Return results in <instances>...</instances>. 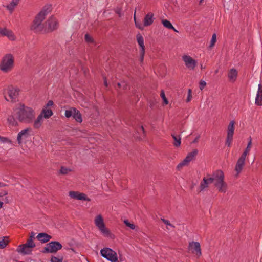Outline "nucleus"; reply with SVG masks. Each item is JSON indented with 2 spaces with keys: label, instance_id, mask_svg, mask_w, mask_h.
<instances>
[{
  "label": "nucleus",
  "instance_id": "nucleus-1",
  "mask_svg": "<svg viewBox=\"0 0 262 262\" xmlns=\"http://www.w3.org/2000/svg\"><path fill=\"white\" fill-rule=\"evenodd\" d=\"M51 10V5L45 6L41 11L35 16L32 24L30 26V29L36 33H39L42 31L44 27L42 22Z\"/></svg>",
  "mask_w": 262,
  "mask_h": 262
},
{
  "label": "nucleus",
  "instance_id": "nucleus-2",
  "mask_svg": "<svg viewBox=\"0 0 262 262\" xmlns=\"http://www.w3.org/2000/svg\"><path fill=\"white\" fill-rule=\"evenodd\" d=\"M16 117L21 122L30 123L34 117L33 110L23 105L16 110Z\"/></svg>",
  "mask_w": 262,
  "mask_h": 262
},
{
  "label": "nucleus",
  "instance_id": "nucleus-3",
  "mask_svg": "<svg viewBox=\"0 0 262 262\" xmlns=\"http://www.w3.org/2000/svg\"><path fill=\"white\" fill-rule=\"evenodd\" d=\"M214 186L220 192L225 193L227 189V184L224 181V174L221 170H218L213 173Z\"/></svg>",
  "mask_w": 262,
  "mask_h": 262
},
{
  "label": "nucleus",
  "instance_id": "nucleus-4",
  "mask_svg": "<svg viewBox=\"0 0 262 262\" xmlns=\"http://www.w3.org/2000/svg\"><path fill=\"white\" fill-rule=\"evenodd\" d=\"M14 67V58L12 54H7L2 58L0 63V70L7 73L12 70Z\"/></svg>",
  "mask_w": 262,
  "mask_h": 262
},
{
  "label": "nucleus",
  "instance_id": "nucleus-5",
  "mask_svg": "<svg viewBox=\"0 0 262 262\" xmlns=\"http://www.w3.org/2000/svg\"><path fill=\"white\" fill-rule=\"evenodd\" d=\"M35 247V244L32 239L28 238L25 244L18 246L16 251L22 255H29L32 251V248Z\"/></svg>",
  "mask_w": 262,
  "mask_h": 262
},
{
  "label": "nucleus",
  "instance_id": "nucleus-6",
  "mask_svg": "<svg viewBox=\"0 0 262 262\" xmlns=\"http://www.w3.org/2000/svg\"><path fill=\"white\" fill-rule=\"evenodd\" d=\"M62 248V245L57 241H51L46 245L41 251L43 253H54Z\"/></svg>",
  "mask_w": 262,
  "mask_h": 262
},
{
  "label": "nucleus",
  "instance_id": "nucleus-7",
  "mask_svg": "<svg viewBox=\"0 0 262 262\" xmlns=\"http://www.w3.org/2000/svg\"><path fill=\"white\" fill-rule=\"evenodd\" d=\"M96 226L99 228L101 233L106 237L111 236V233L110 230L106 228L103 219L101 215H98L95 220Z\"/></svg>",
  "mask_w": 262,
  "mask_h": 262
},
{
  "label": "nucleus",
  "instance_id": "nucleus-8",
  "mask_svg": "<svg viewBox=\"0 0 262 262\" xmlns=\"http://www.w3.org/2000/svg\"><path fill=\"white\" fill-rule=\"evenodd\" d=\"M43 24V29L46 33L51 32L57 29L58 27V23L56 18L53 16L50 17Z\"/></svg>",
  "mask_w": 262,
  "mask_h": 262
},
{
  "label": "nucleus",
  "instance_id": "nucleus-9",
  "mask_svg": "<svg viewBox=\"0 0 262 262\" xmlns=\"http://www.w3.org/2000/svg\"><path fill=\"white\" fill-rule=\"evenodd\" d=\"M100 254L102 256L111 262H116L118 260L116 253L111 248H104L101 249Z\"/></svg>",
  "mask_w": 262,
  "mask_h": 262
},
{
  "label": "nucleus",
  "instance_id": "nucleus-10",
  "mask_svg": "<svg viewBox=\"0 0 262 262\" xmlns=\"http://www.w3.org/2000/svg\"><path fill=\"white\" fill-rule=\"evenodd\" d=\"M65 116L67 118L73 117V118L79 123L82 121V116L80 112L75 107H71L65 112Z\"/></svg>",
  "mask_w": 262,
  "mask_h": 262
},
{
  "label": "nucleus",
  "instance_id": "nucleus-11",
  "mask_svg": "<svg viewBox=\"0 0 262 262\" xmlns=\"http://www.w3.org/2000/svg\"><path fill=\"white\" fill-rule=\"evenodd\" d=\"M19 90L18 89L15 88L12 86L8 88V93L9 97V99H7L6 96H5V98L7 101L11 100L12 102L16 101V100L18 97Z\"/></svg>",
  "mask_w": 262,
  "mask_h": 262
},
{
  "label": "nucleus",
  "instance_id": "nucleus-12",
  "mask_svg": "<svg viewBox=\"0 0 262 262\" xmlns=\"http://www.w3.org/2000/svg\"><path fill=\"white\" fill-rule=\"evenodd\" d=\"M188 249L192 253H195L198 257L201 255L200 244L198 242H192L189 243Z\"/></svg>",
  "mask_w": 262,
  "mask_h": 262
},
{
  "label": "nucleus",
  "instance_id": "nucleus-13",
  "mask_svg": "<svg viewBox=\"0 0 262 262\" xmlns=\"http://www.w3.org/2000/svg\"><path fill=\"white\" fill-rule=\"evenodd\" d=\"M183 59L186 66L189 69L193 70L196 66V61L190 56L184 55L183 57Z\"/></svg>",
  "mask_w": 262,
  "mask_h": 262
},
{
  "label": "nucleus",
  "instance_id": "nucleus-14",
  "mask_svg": "<svg viewBox=\"0 0 262 262\" xmlns=\"http://www.w3.org/2000/svg\"><path fill=\"white\" fill-rule=\"evenodd\" d=\"M69 196L72 198L78 200H83L90 201V199L88 198L86 195L83 193H79L77 191H70Z\"/></svg>",
  "mask_w": 262,
  "mask_h": 262
},
{
  "label": "nucleus",
  "instance_id": "nucleus-15",
  "mask_svg": "<svg viewBox=\"0 0 262 262\" xmlns=\"http://www.w3.org/2000/svg\"><path fill=\"white\" fill-rule=\"evenodd\" d=\"M7 36L11 40H14L15 39V37L13 32L5 28H3L0 27V36Z\"/></svg>",
  "mask_w": 262,
  "mask_h": 262
},
{
  "label": "nucleus",
  "instance_id": "nucleus-16",
  "mask_svg": "<svg viewBox=\"0 0 262 262\" xmlns=\"http://www.w3.org/2000/svg\"><path fill=\"white\" fill-rule=\"evenodd\" d=\"M30 128H26L20 132L17 135V140L19 144H21L23 139H27L29 136Z\"/></svg>",
  "mask_w": 262,
  "mask_h": 262
},
{
  "label": "nucleus",
  "instance_id": "nucleus-17",
  "mask_svg": "<svg viewBox=\"0 0 262 262\" xmlns=\"http://www.w3.org/2000/svg\"><path fill=\"white\" fill-rule=\"evenodd\" d=\"M245 159L243 158L242 157H239V158L237 160L235 168V170L236 172V174H235L236 177H238L239 174L242 171L243 166L245 165Z\"/></svg>",
  "mask_w": 262,
  "mask_h": 262
},
{
  "label": "nucleus",
  "instance_id": "nucleus-18",
  "mask_svg": "<svg viewBox=\"0 0 262 262\" xmlns=\"http://www.w3.org/2000/svg\"><path fill=\"white\" fill-rule=\"evenodd\" d=\"M36 238L41 243H45L49 242L52 238V236L46 233H39Z\"/></svg>",
  "mask_w": 262,
  "mask_h": 262
},
{
  "label": "nucleus",
  "instance_id": "nucleus-19",
  "mask_svg": "<svg viewBox=\"0 0 262 262\" xmlns=\"http://www.w3.org/2000/svg\"><path fill=\"white\" fill-rule=\"evenodd\" d=\"M255 104L258 106L262 105V85L258 84V89L255 99Z\"/></svg>",
  "mask_w": 262,
  "mask_h": 262
},
{
  "label": "nucleus",
  "instance_id": "nucleus-20",
  "mask_svg": "<svg viewBox=\"0 0 262 262\" xmlns=\"http://www.w3.org/2000/svg\"><path fill=\"white\" fill-rule=\"evenodd\" d=\"M198 153V150L196 149H193L192 151L189 152L186 157L183 160L187 165L189 163L194 159Z\"/></svg>",
  "mask_w": 262,
  "mask_h": 262
},
{
  "label": "nucleus",
  "instance_id": "nucleus-21",
  "mask_svg": "<svg viewBox=\"0 0 262 262\" xmlns=\"http://www.w3.org/2000/svg\"><path fill=\"white\" fill-rule=\"evenodd\" d=\"M154 20V14L151 12L146 14L144 19V26H148L151 25Z\"/></svg>",
  "mask_w": 262,
  "mask_h": 262
},
{
  "label": "nucleus",
  "instance_id": "nucleus-22",
  "mask_svg": "<svg viewBox=\"0 0 262 262\" xmlns=\"http://www.w3.org/2000/svg\"><path fill=\"white\" fill-rule=\"evenodd\" d=\"M238 74L237 71L234 68L231 69L228 74V77L230 81L234 82L237 78Z\"/></svg>",
  "mask_w": 262,
  "mask_h": 262
},
{
  "label": "nucleus",
  "instance_id": "nucleus-23",
  "mask_svg": "<svg viewBox=\"0 0 262 262\" xmlns=\"http://www.w3.org/2000/svg\"><path fill=\"white\" fill-rule=\"evenodd\" d=\"M7 195L8 192L7 191L3 190L0 192V201L3 202V204H7L10 202V199Z\"/></svg>",
  "mask_w": 262,
  "mask_h": 262
},
{
  "label": "nucleus",
  "instance_id": "nucleus-24",
  "mask_svg": "<svg viewBox=\"0 0 262 262\" xmlns=\"http://www.w3.org/2000/svg\"><path fill=\"white\" fill-rule=\"evenodd\" d=\"M235 122L234 121L232 120L230 121L228 126L227 130V136H233L234 135V129H235Z\"/></svg>",
  "mask_w": 262,
  "mask_h": 262
},
{
  "label": "nucleus",
  "instance_id": "nucleus-25",
  "mask_svg": "<svg viewBox=\"0 0 262 262\" xmlns=\"http://www.w3.org/2000/svg\"><path fill=\"white\" fill-rule=\"evenodd\" d=\"M248 143L247 147L240 157H242L244 159H246V156L247 155L248 153L250 150L251 146L252 144V139H251V137H249L248 138Z\"/></svg>",
  "mask_w": 262,
  "mask_h": 262
},
{
  "label": "nucleus",
  "instance_id": "nucleus-26",
  "mask_svg": "<svg viewBox=\"0 0 262 262\" xmlns=\"http://www.w3.org/2000/svg\"><path fill=\"white\" fill-rule=\"evenodd\" d=\"M171 136L174 140L173 144L175 147H179L181 144V138L180 135H176L174 134H171Z\"/></svg>",
  "mask_w": 262,
  "mask_h": 262
},
{
  "label": "nucleus",
  "instance_id": "nucleus-27",
  "mask_svg": "<svg viewBox=\"0 0 262 262\" xmlns=\"http://www.w3.org/2000/svg\"><path fill=\"white\" fill-rule=\"evenodd\" d=\"M43 121V117L42 115H39L37 118V119L34 121L33 126L35 128H39L42 123Z\"/></svg>",
  "mask_w": 262,
  "mask_h": 262
},
{
  "label": "nucleus",
  "instance_id": "nucleus-28",
  "mask_svg": "<svg viewBox=\"0 0 262 262\" xmlns=\"http://www.w3.org/2000/svg\"><path fill=\"white\" fill-rule=\"evenodd\" d=\"M40 115H42V117L47 119L53 115V112L51 109L44 108L42 110Z\"/></svg>",
  "mask_w": 262,
  "mask_h": 262
},
{
  "label": "nucleus",
  "instance_id": "nucleus-29",
  "mask_svg": "<svg viewBox=\"0 0 262 262\" xmlns=\"http://www.w3.org/2000/svg\"><path fill=\"white\" fill-rule=\"evenodd\" d=\"M137 42L141 48V50H145V48L144 43V38L141 34L138 33L137 35Z\"/></svg>",
  "mask_w": 262,
  "mask_h": 262
},
{
  "label": "nucleus",
  "instance_id": "nucleus-30",
  "mask_svg": "<svg viewBox=\"0 0 262 262\" xmlns=\"http://www.w3.org/2000/svg\"><path fill=\"white\" fill-rule=\"evenodd\" d=\"M19 1L20 0H12L10 4L6 6L7 9L10 12H12L14 8L18 4Z\"/></svg>",
  "mask_w": 262,
  "mask_h": 262
},
{
  "label": "nucleus",
  "instance_id": "nucleus-31",
  "mask_svg": "<svg viewBox=\"0 0 262 262\" xmlns=\"http://www.w3.org/2000/svg\"><path fill=\"white\" fill-rule=\"evenodd\" d=\"M16 118H17L16 117H15L14 116L11 115L8 117L7 120L10 125L16 126L18 125Z\"/></svg>",
  "mask_w": 262,
  "mask_h": 262
},
{
  "label": "nucleus",
  "instance_id": "nucleus-32",
  "mask_svg": "<svg viewBox=\"0 0 262 262\" xmlns=\"http://www.w3.org/2000/svg\"><path fill=\"white\" fill-rule=\"evenodd\" d=\"M162 23L165 28L169 29H174V27L169 20L167 19H163L162 20Z\"/></svg>",
  "mask_w": 262,
  "mask_h": 262
},
{
  "label": "nucleus",
  "instance_id": "nucleus-33",
  "mask_svg": "<svg viewBox=\"0 0 262 262\" xmlns=\"http://www.w3.org/2000/svg\"><path fill=\"white\" fill-rule=\"evenodd\" d=\"M208 184H207V181L206 180V178L204 177L202 181H201L200 187H199V191L201 192L203 191L205 188L208 187Z\"/></svg>",
  "mask_w": 262,
  "mask_h": 262
},
{
  "label": "nucleus",
  "instance_id": "nucleus-34",
  "mask_svg": "<svg viewBox=\"0 0 262 262\" xmlns=\"http://www.w3.org/2000/svg\"><path fill=\"white\" fill-rule=\"evenodd\" d=\"M160 96L163 101L164 104H166V105L168 103V101L167 98H166V96L165 95V93L163 90L161 91Z\"/></svg>",
  "mask_w": 262,
  "mask_h": 262
},
{
  "label": "nucleus",
  "instance_id": "nucleus-35",
  "mask_svg": "<svg viewBox=\"0 0 262 262\" xmlns=\"http://www.w3.org/2000/svg\"><path fill=\"white\" fill-rule=\"evenodd\" d=\"M5 237H4V239L0 241V249H3L6 247L7 244H8V241H6L5 239Z\"/></svg>",
  "mask_w": 262,
  "mask_h": 262
},
{
  "label": "nucleus",
  "instance_id": "nucleus-36",
  "mask_svg": "<svg viewBox=\"0 0 262 262\" xmlns=\"http://www.w3.org/2000/svg\"><path fill=\"white\" fill-rule=\"evenodd\" d=\"M71 171V170L70 169L62 166L60 169V173L62 174H66Z\"/></svg>",
  "mask_w": 262,
  "mask_h": 262
},
{
  "label": "nucleus",
  "instance_id": "nucleus-37",
  "mask_svg": "<svg viewBox=\"0 0 262 262\" xmlns=\"http://www.w3.org/2000/svg\"><path fill=\"white\" fill-rule=\"evenodd\" d=\"M216 41V34L215 33H214L212 36V38H211V39L210 41V46H209L210 48H211L214 46V44H215Z\"/></svg>",
  "mask_w": 262,
  "mask_h": 262
},
{
  "label": "nucleus",
  "instance_id": "nucleus-38",
  "mask_svg": "<svg viewBox=\"0 0 262 262\" xmlns=\"http://www.w3.org/2000/svg\"><path fill=\"white\" fill-rule=\"evenodd\" d=\"M84 39H85V41L87 42L88 43L93 42V39L89 34H85Z\"/></svg>",
  "mask_w": 262,
  "mask_h": 262
},
{
  "label": "nucleus",
  "instance_id": "nucleus-39",
  "mask_svg": "<svg viewBox=\"0 0 262 262\" xmlns=\"http://www.w3.org/2000/svg\"><path fill=\"white\" fill-rule=\"evenodd\" d=\"M232 140L233 136H227L226 144L227 145L228 147H230L231 146Z\"/></svg>",
  "mask_w": 262,
  "mask_h": 262
},
{
  "label": "nucleus",
  "instance_id": "nucleus-40",
  "mask_svg": "<svg viewBox=\"0 0 262 262\" xmlns=\"http://www.w3.org/2000/svg\"><path fill=\"white\" fill-rule=\"evenodd\" d=\"M124 223L125 224V225L129 227L130 229H135V225L134 224H132L130 223L129 222V221L127 220H124Z\"/></svg>",
  "mask_w": 262,
  "mask_h": 262
},
{
  "label": "nucleus",
  "instance_id": "nucleus-41",
  "mask_svg": "<svg viewBox=\"0 0 262 262\" xmlns=\"http://www.w3.org/2000/svg\"><path fill=\"white\" fill-rule=\"evenodd\" d=\"M63 258H60L52 256L51 259V262H62Z\"/></svg>",
  "mask_w": 262,
  "mask_h": 262
},
{
  "label": "nucleus",
  "instance_id": "nucleus-42",
  "mask_svg": "<svg viewBox=\"0 0 262 262\" xmlns=\"http://www.w3.org/2000/svg\"><path fill=\"white\" fill-rule=\"evenodd\" d=\"M134 20H135V22L136 26L137 28H138L139 29L143 30V27L142 26V25L140 23L137 22V20H136V16H135V14H134Z\"/></svg>",
  "mask_w": 262,
  "mask_h": 262
},
{
  "label": "nucleus",
  "instance_id": "nucleus-43",
  "mask_svg": "<svg viewBox=\"0 0 262 262\" xmlns=\"http://www.w3.org/2000/svg\"><path fill=\"white\" fill-rule=\"evenodd\" d=\"M161 220L165 224H166L167 226H169L172 228H174L175 226L174 225H173L172 224H171V223H170V222H169V221L167 220H165L163 218H161Z\"/></svg>",
  "mask_w": 262,
  "mask_h": 262
},
{
  "label": "nucleus",
  "instance_id": "nucleus-44",
  "mask_svg": "<svg viewBox=\"0 0 262 262\" xmlns=\"http://www.w3.org/2000/svg\"><path fill=\"white\" fill-rule=\"evenodd\" d=\"M191 93H192V90L191 89H189L188 92V96H187V98L186 99V102H188L190 101V100H191V98L192 97Z\"/></svg>",
  "mask_w": 262,
  "mask_h": 262
},
{
  "label": "nucleus",
  "instance_id": "nucleus-45",
  "mask_svg": "<svg viewBox=\"0 0 262 262\" xmlns=\"http://www.w3.org/2000/svg\"><path fill=\"white\" fill-rule=\"evenodd\" d=\"M187 165V164L184 162V161L183 160L180 163H179L177 167L178 170H180L183 166Z\"/></svg>",
  "mask_w": 262,
  "mask_h": 262
},
{
  "label": "nucleus",
  "instance_id": "nucleus-46",
  "mask_svg": "<svg viewBox=\"0 0 262 262\" xmlns=\"http://www.w3.org/2000/svg\"><path fill=\"white\" fill-rule=\"evenodd\" d=\"M206 85V83L205 81L201 80L199 83V88L201 90H202L205 85Z\"/></svg>",
  "mask_w": 262,
  "mask_h": 262
},
{
  "label": "nucleus",
  "instance_id": "nucleus-47",
  "mask_svg": "<svg viewBox=\"0 0 262 262\" xmlns=\"http://www.w3.org/2000/svg\"><path fill=\"white\" fill-rule=\"evenodd\" d=\"M145 50H141L140 52V61L142 62L144 60Z\"/></svg>",
  "mask_w": 262,
  "mask_h": 262
},
{
  "label": "nucleus",
  "instance_id": "nucleus-48",
  "mask_svg": "<svg viewBox=\"0 0 262 262\" xmlns=\"http://www.w3.org/2000/svg\"><path fill=\"white\" fill-rule=\"evenodd\" d=\"M206 180L207 181L208 184L213 183V174L212 175V177H209L207 178H206Z\"/></svg>",
  "mask_w": 262,
  "mask_h": 262
},
{
  "label": "nucleus",
  "instance_id": "nucleus-49",
  "mask_svg": "<svg viewBox=\"0 0 262 262\" xmlns=\"http://www.w3.org/2000/svg\"><path fill=\"white\" fill-rule=\"evenodd\" d=\"M8 141V139L6 137L0 136V142L5 143Z\"/></svg>",
  "mask_w": 262,
  "mask_h": 262
},
{
  "label": "nucleus",
  "instance_id": "nucleus-50",
  "mask_svg": "<svg viewBox=\"0 0 262 262\" xmlns=\"http://www.w3.org/2000/svg\"><path fill=\"white\" fill-rule=\"evenodd\" d=\"M115 12L118 14L119 16V17H121L122 16V14H121V8H117L116 10H115Z\"/></svg>",
  "mask_w": 262,
  "mask_h": 262
},
{
  "label": "nucleus",
  "instance_id": "nucleus-51",
  "mask_svg": "<svg viewBox=\"0 0 262 262\" xmlns=\"http://www.w3.org/2000/svg\"><path fill=\"white\" fill-rule=\"evenodd\" d=\"M54 104L53 101L52 100H49L47 104H46L47 107L52 106Z\"/></svg>",
  "mask_w": 262,
  "mask_h": 262
},
{
  "label": "nucleus",
  "instance_id": "nucleus-52",
  "mask_svg": "<svg viewBox=\"0 0 262 262\" xmlns=\"http://www.w3.org/2000/svg\"><path fill=\"white\" fill-rule=\"evenodd\" d=\"M34 236H35L34 233L33 232H31V233L30 234L29 238H31V239L33 240V239L34 238Z\"/></svg>",
  "mask_w": 262,
  "mask_h": 262
},
{
  "label": "nucleus",
  "instance_id": "nucleus-53",
  "mask_svg": "<svg viewBox=\"0 0 262 262\" xmlns=\"http://www.w3.org/2000/svg\"><path fill=\"white\" fill-rule=\"evenodd\" d=\"M142 131L143 132V133L144 134H145V129L143 127V126H141L140 127H139L138 128V132H139V131Z\"/></svg>",
  "mask_w": 262,
  "mask_h": 262
},
{
  "label": "nucleus",
  "instance_id": "nucleus-54",
  "mask_svg": "<svg viewBox=\"0 0 262 262\" xmlns=\"http://www.w3.org/2000/svg\"><path fill=\"white\" fill-rule=\"evenodd\" d=\"M200 138V135H198L192 142V143H196L198 142L199 139Z\"/></svg>",
  "mask_w": 262,
  "mask_h": 262
},
{
  "label": "nucleus",
  "instance_id": "nucleus-55",
  "mask_svg": "<svg viewBox=\"0 0 262 262\" xmlns=\"http://www.w3.org/2000/svg\"><path fill=\"white\" fill-rule=\"evenodd\" d=\"M104 85H105V86H106V87L108 86V83L107 82L106 78V77L104 78Z\"/></svg>",
  "mask_w": 262,
  "mask_h": 262
},
{
  "label": "nucleus",
  "instance_id": "nucleus-56",
  "mask_svg": "<svg viewBox=\"0 0 262 262\" xmlns=\"http://www.w3.org/2000/svg\"><path fill=\"white\" fill-rule=\"evenodd\" d=\"M3 202L0 201V209L2 207Z\"/></svg>",
  "mask_w": 262,
  "mask_h": 262
},
{
  "label": "nucleus",
  "instance_id": "nucleus-57",
  "mask_svg": "<svg viewBox=\"0 0 262 262\" xmlns=\"http://www.w3.org/2000/svg\"><path fill=\"white\" fill-rule=\"evenodd\" d=\"M117 86H118V88H120L121 86V84L120 83H117Z\"/></svg>",
  "mask_w": 262,
  "mask_h": 262
},
{
  "label": "nucleus",
  "instance_id": "nucleus-58",
  "mask_svg": "<svg viewBox=\"0 0 262 262\" xmlns=\"http://www.w3.org/2000/svg\"><path fill=\"white\" fill-rule=\"evenodd\" d=\"M126 88H127V85H126V84H124V85H123V89H126Z\"/></svg>",
  "mask_w": 262,
  "mask_h": 262
},
{
  "label": "nucleus",
  "instance_id": "nucleus-59",
  "mask_svg": "<svg viewBox=\"0 0 262 262\" xmlns=\"http://www.w3.org/2000/svg\"><path fill=\"white\" fill-rule=\"evenodd\" d=\"M5 185L3 184L2 183L0 182V187L4 186Z\"/></svg>",
  "mask_w": 262,
  "mask_h": 262
},
{
  "label": "nucleus",
  "instance_id": "nucleus-60",
  "mask_svg": "<svg viewBox=\"0 0 262 262\" xmlns=\"http://www.w3.org/2000/svg\"><path fill=\"white\" fill-rule=\"evenodd\" d=\"M195 184H193V185H192V186H191V189H192L193 188V187H194V186H195Z\"/></svg>",
  "mask_w": 262,
  "mask_h": 262
},
{
  "label": "nucleus",
  "instance_id": "nucleus-61",
  "mask_svg": "<svg viewBox=\"0 0 262 262\" xmlns=\"http://www.w3.org/2000/svg\"><path fill=\"white\" fill-rule=\"evenodd\" d=\"M203 0H200L199 2V4H201L203 2Z\"/></svg>",
  "mask_w": 262,
  "mask_h": 262
},
{
  "label": "nucleus",
  "instance_id": "nucleus-62",
  "mask_svg": "<svg viewBox=\"0 0 262 262\" xmlns=\"http://www.w3.org/2000/svg\"><path fill=\"white\" fill-rule=\"evenodd\" d=\"M175 32H178V31L174 28V29H172Z\"/></svg>",
  "mask_w": 262,
  "mask_h": 262
}]
</instances>
